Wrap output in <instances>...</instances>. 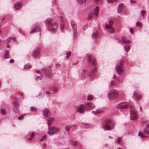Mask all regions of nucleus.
Segmentation results:
<instances>
[{
	"label": "nucleus",
	"instance_id": "nucleus-34",
	"mask_svg": "<svg viewBox=\"0 0 149 149\" xmlns=\"http://www.w3.org/2000/svg\"><path fill=\"white\" fill-rule=\"evenodd\" d=\"M93 16V13L89 12L88 13V19L89 20L91 19Z\"/></svg>",
	"mask_w": 149,
	"mask_h": 149
},
{
	"label": "nucleus",
	"instance_id": "nucleus-8",
	"mask_svg": "<svg viewBox=\"0 0 149 149\" xmlns=\"http://www.w3.org/2000/svg\"><path fill=\"white\" fill-rule=\"evenodd\" d=\"M71 26L74 31V36L76 33H77L76 29L77 27V24L76 22L74 21H72L71 22Z\"/></svg>",
	"mask_w": 149,
	"mask_h": 149
},
{
	"label": "nucleus",
	"instance_id": "nucleus-40",
	"mask_svg": "<svg viewBox=\"0 0 149 149\" xmlns=\"http://www.w3.org/2000/svg\"><path fill=\"white\" fill-rule=\"evenodd\" d=\"M42 75L41 74H40L39 76H37L36 78L37 80H41L42 79Z\"/></svg>",
	"mask_w": 149,
	"mask_h": 149
},
{
	"label": "nucleus",
	"instance_id": "nucleus-45",
	"mask_svg": "<svg viewBox=\"0 0 149 149\" xmlns=\"http://www.w3.org/2000/svg\"><path fill=\"white\" fill-rule=\"evenodd\" d=\"M121 141V139L120 138H119L118 139L116 140V142L118 143H120Z\"/></svg>",
	"mask_w": 149,
	"mask_h": 149
},
{
	"label": "nucleus",
	"instance_id": "nucleus-64",
	"mask_svg": "<svg viewBox=\"0 0 149 149\" xmlns=\"http://www.w3.org/2000/svg\"><path fill=\"white\" fill-rule=\"evenodd\" d=\"M117 149H122L120 148H118Z\"/></svg>",
	"mask_w": 149,
	"mask_h": 149
},
{
	"label": "nucleus",
	"instance_id": "nucleus-15",
	"mask_svg": "<svg viewBox=\"0 0 149 149\" xmlns=\"http://www.w3.org/2000/svg\"><path fill=\"white\" fill-rule=\"evenodd\" d=\"M13 111L15 113H17L18 111L19 104L18 103H13Z\"/></svg>",
	"mask_w": 149,
	"mask_h": 149
},
{
	"label": "nucleus",
	"instance_id": "nucleus-20",
	"mask_svg": "<svg viewBox=\"0 0 149 149\" xmlns=\"http://www.w3.org/2000/svg\"><path fill=\"white\" fill-rule=\"evenodd\" d=\"M14 6L15 10H18L22 7V4L20 3L17 2L15 3Z\"/></svg>",
	"mask_w": 149,
	"mask_h": 149
},
{
	"label": "nucleus",
	"instance_id": "nucleus-6",
	"mask_svg": "<svg viewBox=\"0 0 149 149\" xmlns=\"http://www.w3.org/2000/svg\"><path fill=\"white\" fill-rule=\"evenodd\" d=\"M130 118L132 120H136L137 118V116L136 111L134 109L130 111Z\"/></svg>",
	"mask_w": 149,
	"mask_h": 149
},
{
	"label": "nucleus",
	"instance_id": "nucleus-22",
	"mask_svg": "<svg viewBox=\"0 0 149 149\" xmlns=\"http://www.w3.org/2000/svg\"><path fill=\"white\" fill-rule=\"evenodd\" d=\"M122 42L124 44H127L128 43H130V41L125 38L124 37H122Z\"/></svg>",
	"mask_w": 149,
	"mask_h": 149
},
{
	"label": "nucleus",
	"instance_id": "nucleus-31",
	"mask_svg": "<svg viewBox=\"0 0 149 149\" xmlns=\"http://www.w3.org/2000/svg\"><path fill=\"white\" fill-rule=\"evenodd\" d=\"M92 113H93L95 115H96L97 114H98L102 112V111H100L99 110H97L95 111H92Z\"/></svg>",
	"mask_w": 149,
	"mask_h": 149
},
{
	"label": "nucleus",
	"instance_id": "nucleus-12",
	"mask_svg": "<svg viewBox=\"0 0 149 149\" xmlns=\"http://www.w3.org/2000/svg\"><path fill=\"white\" fill-rule=\"evenodd\" d=\"M105 28L108 32L110 33H113L114 31V29L111 26H109L107 24H106Z\"/></svg>",
	"mask_w": 149,
	"mask_h": 149
},
{
	"label": "nucleus",
	"instance_id": "nucleus-60",
	"mask_svg": "<svg viewBox=\"0 0 149 149\" xmlns=\"http://www.w3.org/2000/svg\"><path fill=\"white\" fill-rule=\"evenodd\" d=\"M36 73H39V72H40L39 71H36Z\"/></svg>",
	"mask_w": 149,
	"mask_h": 149
},
{
	"label": "nucleus",
	"instance_id": "nucleus-52",
	"mask_svg": "<svg viewBox=\"0 0 149 149\" xmlns=\"http://www.w3.org/2000/svg\"><path fill=\"white\" fill-rule=\"evenodd\" d=\"M130 33L132 34H133V32H134V31H133L132 30V28H130Z\"/></svg>",
	"mask_w": 149,
	"mask_h": 149
},
{
	"label": "nucleus",
	"instance_id": "nucleus-24",
	"mask_svg": "<svg viewBox=\"0 0 149 149\" xmlns=\"http://www.w3.org/2000/svg\"><path fill=\"white\" fill-rule=\"evenodd\" d=\"M60 20L61 23L60 27L61 30H63L65 23L63 20L62 19V16L60 17Z\"/></svg>",
	"mask_w": 149,
	"mask_h": 149
},
{
	"label": "nucleus",
	"instance_id": "nucleus-36",
	"mask_svg": "<svg viewBox=\"0 0 149 149\" xmlns=\"http://www.w3.org/2000/svg\"><path fill=\"white\" fill-rule=\"evenodd\" d=\"M54 90H51L50 91L51 92H52V93L56 92L58 90V88L56 87H55L54 86Z\"/></svg>",
	"mask_w": 149,
	"mask_h": 149
},
{
	"label": "nucleus",
	"instance_id": "nucleus-3",
	"mask_svg": "<svg viewBox=\"0 0 149 149\" xmlns=\"http://www.w3.org/2000/svg\"><path fill=\"white\" fill-rule=\"evenodd\" d=\"M104 123L105 125L103 127V129L104 130H111L115 126L114 123L110 119L105 120Z\"/></svg>",
	"mask_w": 149,
	"mask_h": 149
},
{
	"label": "nucleus",
	"instance_id": "nucleus-43",
	"mask_svg": "<svg viewBox=\"0 0 149 149\" xmlns=\"http://www.w3.org/2000/svg\"><path fill=\"white\" fill-rule=\"evenodd\" d=\"M46 135H45L43 136L42 138L40 139V141H42L43 140H45L46 139Z\"/></svg>",
	"mask_w": 149,
	"mask_h": 149
},
{
	"label": "nucleus",
	"instance_id": "nucleus-19",
	"mask_svg": "<svg viewBox=\"0 0 149 149\" xmlns=\"http://www.w3.org/2000/svg\"><path fill=\"white\" fill-rule=\"evenodd\" d=\"M123 4L122 3L120 4L118 6L117 8V12L120 13L122 10L123 7Z\"/></svg>",
	"mask_w": 149,
	"mask_h": 149
},
{
	"label": "nucleus",
	"instance_id": "nucleus-59",
	"mask_svg": "<svg viewBox=\"0 0 149 149\" xmlns=\"http://www.w3.org/2000/svg\"><path fill=\"white\" fill-rule=\"evenodd\" d=\"M109 138L110 139H112V137L111 136H109Z\"/></svg>",
	"mask_w": 149,
	"mask_h": 149
},
{
	"label": "nucleus",
	"instance_id": "nucleus-54",
	"mask_svg": "<svg viewBox=\"0 0 149 149\" xmlns=\"http://www.w3.org/2000/svg\"><path fill=\"white\" fill-rule=\"evenodd\" d=\"M14 62V60L13 59H11V60H10V63H13Z\"/></svg>",
	"mask_w": 149,
	"mask_h": 149
},
{
	"label": "nucleus",
	"instance_id": "nucleus-62",
	"mask_svg": "<svg viewBox=\"0 0 149 149\" xmlns=\"http://www.w3.org/2000/svg\"><path fill=\"white\" fill-rule=\"evenodd\" d=\"M5 18V17H3V18L2 19V21H3V20H4V19Z\"/></svg>",
	"mask_w": 149,
	"mask_h": 149
},
{
	"label": "nucleus",
	"instance_id": "nucleus-30",
	"mask_svg": "<svg viewBox=\"0 0 149 149\" xmlns=\"http://www.w3.org/2000/svg\"><path fill=\"white\" fill-rule=\"evenodd\" d=\"M98 36V33L97 32H96L93 33L92 34V37L94 39H95Z\"/></svg>",
	"mask_w": 149,
	"mask_h": 149
},
{
	"label": "nucleus",
	"instance_id": "nucleus-53",
	"mask_svg": "<svg viewBox=\"0 0 149 149\" xmlns=\"http://www.w3.org/2000/svg\"><path fill=\"white\" fill-rule=\"evenodd\" d=\"M51 90H49V91H47L46 92V93L47 94H50V92H51L50 91Z\"/></svg>",
	"mask_w": 149,
	"mask_h": 149
},
{
	"label": "nucleus",
	"instance_id": "nucleus-35",
	"mask_svg": "<svg viewBox=\"0 0 149 149\" xmlns=\"http://www.w3.org/2000/svg\"><path fill=\"white\" fill-rule=\"evenodd\" d=\"M136 25L137 26H139V28H141L143 26L142 23L139 22H136Z\"/></svg>",
	"mask_w": 149,
	"mask_h": 149
},
{
	"label": "nucleus",
	"instance_id": "nucleus-61",
	"mask_svg": "<svg viewBox=\"0 0 149 149\" xmlns=\"http://www.w3.org/2000/svg\"><path fill=\"white\" fill-rule=\"evenodd\" d=\"M7 48H9L10 47V46L9 45H7Z\"/></svg>",
	"mask_w": 149,
	"mask_h": 149
},
{
	"label": "nucleus",
	"instance_id": "nucleus-2",
	"mask_svg": "<svg viewBox=\"0 0 149 149\" xmlns=\"http://www.w3.org/2000/svg\"><path fill=\"white\" fill-rule=\"evenodd\" d=\"M54 118L53 117L47 119L48 121L47 124L48 126V129L49 131L48 132V134L50 136H52L56 132H60V130L55 127H49V124L52 123V121L53 120Z\"/></svg>",
	"mask_w": 149,
	"mask_h": 149
},
{
	"label": "nucleus",
	"instance_id": "nucleus-11",
	"mask_svg": "<svg viewBox=\"0 0 149 149\" xmlns=\"http://www.w3.org/2000/svg\"><path fill=\"white\" fill-rule=\"evenodd\" d=\"M40 56V52L39 50L38 49H35L33 51V57L35 58L39 57Z\"/></svg>",
	"mask_w": 149,
	"mask_h": 149
},
{
	"label": "nucleus",
	"instance_id": "nucleus-25",
	"mask_svg": "<svg viewBox=\"0 0 149 149\" xmlns=\"http://www.w3.org/2000/svg\"><path fill=\"white\" fill-rule=\"evenodd\" d=\"M99 8L98 6H96V8L94 9V12L93 14L95 15L96 16H97L99 13Z\"/></svg>",
	"mask_w": 149,
	"mask_h": 149
},
{
	"label": "nucleus",
	"instance_id": "nucleus-13",
	"mask_svg": "<svg viewBox=\"0 0 149 149\" xmlns=\"http://www.w3.org/2000/svg\"><path fill=\"white\" fill-rule=\"evenodd\" d=\"M85 105L81 104L78 108L77 111L80 113H83L85 111Z\"/></svg>",
	"mask_w": 149,
	"mask_h": 149
},
{
	"label": "nucleus",
	"instance_id": "nucleus-4",
	"mask_svg": "<svg viewBox=\"0 0 149 149\" xmlns=\"http://www.w3.org/2000/svg\"><path fill=\"white\" fill-rule=\"evenodd\" d=\"M108 97L110 100L116 98L118 96L117 91L115 89H112L108 93Z\"/></svg>",
	"mask_w": 149,
	"mask_h": 149
},
{
	"label": "nucleus",
	"instance_id": "nucleus-33",
	"mask_svg": "<svg viewBox=\"0 0 149 149\" xmlns=\"http://www.w3.org/2000/svg\"><path fill=\"white\" fill-rule=\"evenodd\" d=\"M70 143L73 146H75L77 145L78 142L77 141H71Z\"/></svg>",
	"mask_w": 149,
	"mask_h": 149
},
{
	"label": "nucleus",
	"instance_id": "nucleus-27",
	"mask_svg": "<svg viewBox=\"0 0 149 149\" xmlns=\"http://www.w3.org/2000/svg\"><path fill=\"white\" fill-rule=\"evenodd\" d=\"M71 127L72 126L70 125H68L65 127V130L67 131L68 133L69 134H70L69 132L70 129L71 128Z\"/></svg>",
	"mask_w": 149,
	"mask_h": 149
},
{
	"label": "nucleus",
	"instance_id": "nucleus-41",
	"mask_svg": "<svg viewBox=\"0 0 149 149\" xmlns=\"http://www.w3.org/2000/svg\"><path fill=\"white\" fill-rule=\"evenodd\" d=\"M138 135L142 138H144L145 137V136L140 131L139 132Z\"/></svg>",
	"mask_w": 149,
	"mask_h": 149
},
{
	"label": "nucleus",
	"instance_id": "nucleus-47",
	"mask_svg": "<svg viewBox=\"0 0 149 149\" xmlns=\"http://www.w3.org/2000/svg\"><path fill=\"white\" fill-rule=\"evenodd\" d=\"M145 13V11L143 10H142L141 11V14L143 17L144 16V14Z\"/></svg>",
	"mask_w": 149,
	"mask_h": 149
},
{
	"label": "nucleus",
	"instance_id": "nucleus-10",
	"mask_svg": "<svg viewBox=\"0 0 149 149\" xmlns=\"http://www.w3.org/2000/svg\"><path fill=\"white\" fill-rule=\"evenodd\" d=\"M128 107V105L125 102H122L120 103L117 106V108L119 109H126Z\"/></svg>",
	"mask_w": 149,
	"mask_h": 149
},
{
	"label": "nucleus",
	"instance_id": "nucleus-46",
	"mask_svg": "<svg viewBox=\"0 0 149 149\" xmlns=\"http://www.w3.org/2000/svg\"><path fill=\"white\" fill-rule=\"evenodd\" d=\"M109 26H111L113 24V22L112 20H110L109 21Z\"/></svg>",
	"mask_w": 149,
	"mask_h": 149
},
{
	"label": "nucleus",
	"instance_id": "nucleus-58",
	"mask_svg": "<svg viewBox=\"0 0 149 149\" xmlns=\"http://www.w3.org/2000/svg\"><path fill=\"white\" fill-rule=\"evenodd\" d=\"M113 82V81H111V85H113V84L112 82Z\"/></svg>",
	"mask_w": 149,
	"mask_h": 149
},
{
	"label": "nucleus",
	"instance_id": "nucleus-49",
	"mask_svg": "<svg viewBox=\"0 0 149 149\" xmlns=\"http://www.w3.org/2000/svg\"><path fill=\"white\" fill-rule=\"evenodd\" d=\"M25 114H24V115H25ZM24 115H22L21 116H20L19 117H18V119L19 120H21L23 118V116Z\"/></svg>",
	"mask_w": 149,
	"mask_h": 149
},
{
	"label": "nucleus",
	"instance_id": "nucleus-37",
	"mask_svg": "<svg viewBox=\"0 0 149 149\" xmlns=\"http://www.w3.org/2000/svg\"><path fill=\"white\" fill-rule=\"evenodd\" d=\"M31 68V66H23V70H28Z\"/></svg>",
	"mask_w": 149,
	"mask_h": 149
},
{
	"label": "nucleus",
	"instance_id": "nucleus-5",
	"mask_svg": "<svg viewBox=\"0 0 149 149\" xmlns=\"http://www.w3.org/2000/svg\"><path fill=\"white\" fill-rule=\"evenodd\" d=\"M41 71L45 73L48 77H51L52 75V70L50 68L47 67L42 68L41 69Z\"/></svg>",
	"mask_w": 149,
	"mask_h": 149
},
{
	"label": "nucleus",
	"instance_id": "nucleus-38",
	"mask_svg": "<svg viewBox=\"0 0 149 149\" xmlns=\"http://www.w3.org/2000/svg\"><path fill=\"white\" fill-rule=\"evenodd\" d=\"M35 134L34 132H32V134L31 135V136L29 138V140H31L33 139L34 138Z\"/></svg>",
	"mask_w": 149,
	"mask_h": 149
},
{
	"label": "nucleus",
	"instance_id": "nucleus-55",
	"mask_svg": "<svg viewBox=\"0 0 149 149\" xmlns=\"http://www.w3.org/2000/svg\"><path fill=\"white\" fill-rule=\"evenodd\" d=\"M46 145V144L45 143H43L42 144V146L43 147H45Z\"/></svg>",
	"mask_w": 149,
	"mask_h": 149
},
{
	"label": "nucleus",
	"instance_id": "nucleus-26",
	"mask_svg": "<svg viewBox=\"0 0 149 149\" xmlns=\"http://www.w3.org/2000/svg\"><path fill=\"white\" fill-rule=\"evenodd\" d=\"M3 57L4 58H7L10 57L9 52L8 50H7L6 51Z\"/></svg>",
	"mask_w": 149,
	"mask_h": 149
},
{
	"label": "nucleus",
	"instance_id": "nucleus-7",
	"mask_svg": "<svg viewBox=\"0 0 149 149\" xmlns=\"http://www.w3.org/2000/svg\"><path fill=\"white\" fill-rule=\"evenodd\" d=\"M84 105L86 110H91L95 107L94 104L91 102L85 103Z\"/></svg>",
	"mask_w": 149,
	"mask_h": 149
},
{
	"label": "nucleus",
	"instance_id": "nucleus-16",
	"mask_svg": "<svg viewBox=\"0 0 149 149\" xmlns=\"http://www.w3.org/2000/svg\"><path fill=\"white\" fill-rule=\"evenodd\" d=\"M116 70L118 74L120 75L123 72V68L122 66H116Z\"/></svg>",
	"mask_w": 149,
	"mask_h": 149
},
{
	"label": "nucleus",
	"instance_id": "nucleus-56",
	"mask_svg": "<svg viewBox=\"0 0 149 149\" xmlns=\"http://www.w3.org/2000/svg\"><path fill=\"white\" fill-rule=\"evenodd\" d=\"M71 126H72V127L73 126V127H76V126L77 125H72Z\"/></svg>",
	"mask_w": 149,
	"mask_h": 149
},
{
	"label": "nucleus",
	"instance_id": "nucleus-39",
	"mask_svg": "<svg viewBox=\"0 0 149 149\" xmlns=\"http://www.w3.org/2000/svg\"><path fill=\"white\" fill-rule=\"evenodd\" d=\"M30 109L31 111H36L37 110L36 108L35 107H30Z\"/></svg>",
	"mask_w": 149,
	"mask_h": 149
},
{
	"label": "nucleus",
	"instance_id": "nucleus-42",
	"mask_svg": "<svg viewBox=\"0 0 149 149\" xmlns=\"http://www.w3.org/2000/svg\"><path fill=\"white\" fill-rule=\"evenodd\" d=\"M66 55H67V56H66V58H68L71 55L70 52L69 51L68 52H67L66 53Z\"/></svg>",
	"mask_w": 149,
	"mask_h": 149
},
{
	"label": "nucleus",
	"instance_id": "nucleus-28",
	"mask_svg": "<svg viewBox=\"0 0 149 149\" xmlns=\"http://www.w3.org/2000/svg\"><path fill=\"white\" fill-rule=\"evenodd\" d=\"M130 45L125 46L124 47V49L126 52H128L130 49Z\"/></svg>",
	"mask_w": 149,
	"mask_h": 149
},
{
	"label": "nucleus",
	"instance_id": "nucleus-23",
	"mask_svg": "<svg viewBox=\"0 0 149 149\" xmlns=\"http://www.w3.org/2000/svg\"><path fill=\"white\" fill-rule=\"evenodd\" d=\"M49 111V110L47 109H46L43 111V113L45 116V117H47L48 116V113Z\"/></svg>",
	"mask_w": 149,
	"mask_h": 149
},
{
	"label": "nucleus",
	"instance_id": "nucleus-1",
	"mask_svg": "<svg viewBox=\"0 0 149 149\" xmlns=\"http://www.w3.org/2000/svg\"><path fill=\"white\" fill-rule=\"evenodd\" d=\"M52 18H48L45 21L47 29L52 32H55L57 30L58 24L56 22H52Z\"/></svg>",
	"mask_w": 149,
	"mask_h": 149
},
{
	"label": "nucleus",
	"instance_id": "nucleus-48",
	"mask_svg": "<svg viewBox=\"0 0 149 149\" xmlns=\"http://www.w3.org/2000/svg\"><path fill=\"white\" fill-rule=\"evenodd\" d=\"M116 0H107V1L109 3H110L111 2L114 1H116Z\"/></svg>",
	"mask_w": 149,
	"mask_h": 149
},
{
	"label": "nucleus",
	"instance_id": "nucleus-14",
	"mask_svg": "<svg viewBox=\"0 0 149 149\" xmlns=\"http://www.w3.org/2000/svg\"><path fill=\"white\" fill-rule=\"evenodd\" d=\"M133 96L134 99L136 101H139L142 97V96L139 93H136L134 92L133 93Z\"/></svg>",
	"mask_w": 149,
	"mask_h": 149
},
{
	"label": "nucleus",
	"instance_id": "nucleus-57",
	"mask_svg": "<svg viewBox=\"0 0 149 149\" xmlns=\"http://www.w3.org/2000/svg\"><path fill=\"white\" fill-rule=\"evenodd\" d=\"M113 78H114V79L115 78H116V76H115V74H114V75H113Z\"/></svg>",
	"mask_w": 149,
	"mask_h": 149
},
{
	"label": "nucleus",
	"instance_id": "nucleus-17",
	"mask_svg": "<svg viewBox=\"0 0 149 149\" xmlns=\"http://www.w3.org/2000/svg\"><path fill=\"white\" fill-rule=\"evenodd\" d=\"M16 40V39L15 38L10 37L7 39L6 40V41L7 43H12L15 42Z\"/></svg>",
	"mask_w": 149,
	"mask_h": 149
},
{
	"label": "nucleus",
	"instance_id": "nucleus-32",
	"mask_svg": "<svg viewBox=\"0 0 149 149\" xmlns=\"http://www.w3.org/2000/svg\"><path fill=\"white\" fill-rule=\"evenodd\" d=\"M93 96L92 95H88L87 98V100L88 101H91L93 100Z\"/></svg>",
	"mask_w": 149,
	"mask_h": 149
},
{
	"label": "nucleus",
	"instance_id": "nucleus-18",
	"mask_svg": "<svg viewBox=\"0 0 149 149\" xmlns=\"http://www.w3.org/2000/svg\"><path fill=\"white\" fill-rule=\"evenodd\" d=\"M41 29L39 27H36L33 28L30 31V33L31 34L32 33L36 32L38 31H40Z\"/></svg>",
	"mask_w": 149,
	"mask_h": 149
},
{
	"label": "nucleus",
	"instance_id": "nucleus-21",
	"mask_svg": "<svg viewBox=\"0 0 149 149\" xmlns=\"http://www.w3.org/2000/svg\"><path fill=\"white\" fill-rule=\"evenodd\" d=\"M143 132L146 134H149V124L146 125L144 130Z\"/></svg>",
	"mask_w": 149,
	"mask_h": 149
},
{
	"label": "nucleus",
	"instance_id": "nucleus-29",
	"mask_svg": "<svg viewBox=\"0 0 149 149\" xmlns=\"http://www.w3.org/2000/svg\"><path fill=\"white\" fill-rule=\"evenodd\" d=\"M1 113L2 114L5 115L6 114V109L4 108H2L0 110Z\"/></svg>",
	"mask_w": 149,
	"mask_h": 149
},
{
	"label": "nucleus",
	"instance_id": "nucleus-63",
	"mask_svg": "<svg viewBox=\"0 0 149 149\" xmlns=\"http://www.w3.org/2000/svg\"><path fill=\"white\" fill-rule=\"evenodd\" d=\"M140 109L141 110V111H142V108L141 107H140Z\"/></svg>",
	"mask_w": 149,
	"mask_h": 149
},
{
	"label": "nucleus",
	"instance_id": "nucleus-44",
	"mask_svg": "<svg viewBox=\"0 0 149 149\" xmlns=\"http://www.w3.org/2000/svg\"><path fill=\"white\" fill-rule=\"evenodd\" d=\"M78 3L81 4L84 2V0H77ZM86 0H84V2L86 1Z\"/></svg>",
	"mask_w": 149,
	"mask_h": 149
},
{
	"label": "nucleus",
	"instance_id": "nucleus-51",
	"mask_svg": "<svg viewBox=\"0 0 149 149\" xmlns=\"http://www.w3.org/2000/svg\"><path fill=\"white\" fill-rule=\"evenodd\" d=\"M123 63V60L121 61L119 65H123L124 64Z\"/></svg>",
	"mask_w": 149,
	"mask_h": 149
},
{
	"label": "nucleus",
	"instance_id": "nucleus-9",
	"mask_svg": "<svg viewBox=\"0 0 149 149\" xmlns=\"http://www.w3.org/2000/svg\"><path fill=\"white\" fill-rule=\"evenodd\" d=\"M88 61L93 65H95L96 64V61L94 58L93 56L91 55H89L88 58Z\"/></svg>",
	"mask_w": 149,
	"mask_h": 149
},
{
	"label": "nucleus",
	"instance_id": "nucleus-50",
	"mask_svg": "<svg viewBox=\"0 0 149 149\" xmlns=\"http://www.w3.org/2000/svg\"><path fill=\"white\" fill-rule=\"evenodd\" d=\"M130 2L131 3H136L137 2V1L136 0H130Z\"/></svg>",
	"mask_w": 149,
	"mask_h": 149
}]
</instances>
